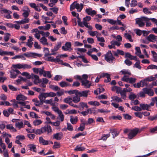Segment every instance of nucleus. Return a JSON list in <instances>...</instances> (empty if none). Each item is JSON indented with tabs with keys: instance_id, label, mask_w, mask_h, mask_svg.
<instances>
[{
	"instance_id": "c756f323",
	"label": "nucleus",
	"mask_w": 157,
	"mask_h": 157,
	"mask_svg": "<svg viewBox=\"0 0 157 157\" xmlns=\"http://www.w3.org/2000/svg\"><path fill=\"white\" fill-rule=\"evenodd\" d=\"M126 92L125 91V90L123 89V90H121L120 93L121 98L124 100L126 99Z\"/></svg>"
},
{
	"instance_id": "bf43d9fd",
	"label": "nucleus",
	"mask_w": 157,
	"mask_h": 157,
	"mask_svg": "<svg viewBox=\"0 0 157 157\" xmlns=\"http://www.w3.org/2000/svg\"><path fill=\"white\" fill-rule=\"evenodd\" d=\"M136 96L132 93H131V94L129 95L128 98L130 100H133L136 98Z\"/></svg>"
},
{
	"instance_id": "052dcab7",
	"label": "nucleus",
	"mask_w": 157,
	"mask_h": 157,
	"mask_svg": "<svg viewBox=\"0 0 157 157\" xmlns=\"http://www.w3.org/2000/svg\"><path fill=\"white\" fill-rule=\"evenodd\" d=\"M34 132L37 134H40L44 133V132H43L42 127L40 129L36 130Z\"/></svg>"
},
{
	"instance_id": "bb28decb",
	"label": "nucleus",
	"mask_w": 157,
	"mask_h": 157,
	"mask_svg": "<svg viewBox=\"0 0 157 157\" xmlns=\"http://www.w3.org/2000/svg\"><path fill=\"white\" fill-rule=\"evenodd\" d=\"M140 106L142 109V110H149L148 109L149 108V106L147 104H140Z\"/></svg>"
},
{
	"instance_id": "2eb2a0df",
	"label": "nucleus",
	"mask_w": 157,
	"mask_h": 157,
	"mask_svg": "<svg viewBox=\"0 0 157 157\" xmlns=\"http://www.w3.org/2000/svg\"><path fill=\"white\" fill-rule=\"evenodd\" d=\"M89 92V90H85L81 92L78 91L77 94L78 96L80 97H87Z\"/></svg>"
},
{
	"instance_id": "f3484780",
	"label": "nucleus",
	"mask_w": 157,
	"mask_h": 157,
	"mask_svg": "<svg viewBox=\"0 0 157 157\" xmlns=\"http://www.w3.org/2000/svg\"><path fill=\"white\" fill-rule=\"evenodd\" d=\"M63 136V134L62 132L57 133L53 135V139L57 140H60Z\"/></svg>"
},
{
	"instance_id": "a211bd4d",
	"label": "nucleus",
	"mask_w": 157,
	"mask_h": 157,
	"mask_svg": "<svg viewBox=\"0 0 157 157\" xmlns=\"http://www.w3.org/2000/svg\"><path fill=\"white\" fill-rule=\"evenodd\" d=\"M82 85L84 86L86 88H89L91 85V83L87 80H82Z\"/></svg>"
},
{
	"instance_id": "dca6fc26",
	"label": "nucleus",
	"mask_w": 157,
	"mask_h": 157,
	"mask_svg": "<svg viewBox=\"0 0 157 157\" xmlns=\"http://www.w3.org/2000/svg\"><path fill=\"white\" fill-rule=\"evenodd\" d=\"M44 132H47L48 133L51 132L52 129L51 127L49 125H45L44 127H42Z\"/></svg>"
},
{
	"instance_id": "c9c22d12",
	"label": "nucleus",
	"mask_w": 157,
	"mask_h": 157,
	"mask_svg": "<svg viewBox=\"0 0 157 157\" xmlns=\"http://www.w3.org/2000/svg\"><path fill=\"white\" fill-rule=\"evenodd\" d=\"M80 101V98L78 96H76L73 98L72 101L75 103H77Z\"/></svg>"
},
{
	"instance_id": "3c124183",
	"label": "nucleus",
	"mask_w": 157,
	"mask_h": 157,
	"mask_svg": "<svg viewBox=\"0 0 157 157\" xmlns=\"http://www.w3.org/2000/svg\"><path fill=\"white\" fill-rule=\"evenodd\" d=\"M148 120L151 121H153L157 120V114L153 116H151L147 118Z\"/></svg>"
},
{
	"instance_id": "58836bf2",
	"label": "nucleus",
	"mask_w": 157,
	"mask_h": 157,
	"mask_svg": "<svg viewBox=\"0 0 157 157\" xmlns=\"http://www.w3.org/2000/svg\"><path fill=\"white\" fill-rule=\"evenodd\" d=\"M150 133L154 134L157 133V125L153 128H151L149 129Z\"/></svg>"
},
{
	"instance_id": "5701e85b",
	"label": "nucleus",
	"mask_w": 157,
	"mask_h": 157,
	"mask_svg": "<svg viewBox=\"0 0 157 157\" xmlns=\"http://www.w3.org/2000/svg\"><path fill=\"white\" fill-rule=\"evenodd\" d=\"M43 103L50 104L51 105H54L57 104L56 103L53 102V99L52 98H51L49 100H44L43 101Z\"/></svg>"
},
{
	"instance_id": "a19ab883",
	"label": "nucleus",
	"mask_w": 157,
	"mask_h": 157,
	"mask_svg": "<svg viewBox=\"0 0 157 157\" xmlns=\"http://www.w3.org/2000/svg\"><path fill=\"white\" fill-rule=\"evenodd\" d=\"M124 36L125 37L129 40L130 42H133V40L132 39V36L129 34L128 33H125L124 34Z\"/></svg>"
},
{
	"instance_id": "c85d7f7f",
	"label": "nucleus",
	"mask_w": 157,
	"mask_h": 157,
	"mask_svg": "<svg viewBox=\"0 0 157 157\" xmlns=\"http://www.w3.org/2000/svg\"><path fill=\"white\" fill-rule=\"evenodd\" d=\"M59 85L62 87L71 86V85L65 81H62L59 83Z\"/></svg>"
},
{
	"instance_id": "4be33fe9",
	"label": "nucleus",
	"mask_w": 157,
	"mask_h": 157,
	"mask_svg": "<svg viewBox=\"0 0 157 157\" xmlns=\"http://www.w3.org/2000/svg\"><path fill=\"white\" fill-rule=\"evenodd\" d=\"M44 50H45V51L46 50L47 51V52H46V53L44 54V56H50V55H55L56 54V53L55 52L56 51H52V49H51V51L52 53H49V50L48 48H44Z\"/></svg>"
},
{
	"instance_id": "b1692460",
	"label": "nucleus",
	"mask_w": 157,
	"mask_h": 157,
	"mask_svg": "<svg viewBox=\"0 0 157 157\" xmlns=\"http://www.w3.org/2000/svg\"><path fill=\"white\" fill-rule=\"evenodd\" d=\"M39 143L44 145H47L48 144V141L45 140L42 137H40L39 138Z\"/></svg>"
},
{
	"instance_id": "f8f14e48",
	"label": "nucleus",
	"mask_w": 157,
	"mask_h": 157,
	"mask_svg": "<svg viewBox=\"0 0 157 157\" xmlns=\"http://www.w3.org/2000/svg\"><path fill=\"white\" fill-rule=\"evenodd\" d=\"M15 70H13L10 72V78H14L16 77L17 75L21 73L18 70L15 69Z\"/></svg>"
},
{
	"instance_id": "13d9d810",
	"label": "nucleus",
	"mask_w": 157,
	"mask_h": 157,
	"mask_svg": "<svg viewBox=\"0 0 157 157\" xmlns=\"http://www.w3.org/2000/svg\"><path fill=\"white\" fill-rule=\"evenodd\" d=\"M85 148L83 147H79L78 146H76V147L74 149L75 151H84Z\"/></svg>"
},
{
	"instance_id": "4c0bfd02",
	"label": "nucleus",
	"mask_w": 157,
	"mask_h": 157,
	"mask_svg": "<svg viewBox=\"0 0 157 157\" xmlns=\"http://www.w3.org/2000/svg\"><path fill=\"white\" fill-rule=\"evenodd\" d=\"M30 150L35 152H36V145L33 144H30L28 145Z\"/></svg>"
},
{
	"instance_id": "39448f33",
	"label": "nucleus",
	"mask_w": 157,
	"mask_h": 157,
	"mask_svg": "<svg viewBox=\"0 0 157 157\" xmlns=\"http://www.w3.org/2000/svg\"><path fill=\"white\" fill-rule=\"evenodd\" d=\"M139 132V129L138 128H135L131 130L128 134V138L129 139H132Z\"/></svg>"
},
{
	"instance_id": "cd10ccee",
	"label": "nucleus",
	"mask_w": 157,
	"mask_h": 157,
	"mask_svg": "<svg viewBox=\"0 0 157 157\" xmlns=\"http://www.w3.org/2000/svg\"><path fill=\"white\" fill-rule=\"evenodd\" d=\"M27 98L23 95L21 94L18 95L16 97V99L18 101H24L27 99Z\"/></svg>"
},
{
	"instance_id": "ddd939ff",
	"label": "nucleus",
	"mask_w": 157,
	"mask_h": 157,
	"mask_svg": "<svg viewBox=\"0 0 157 157\" xmlns=\"http://www.w3.org/2000/svg\"><path fill=\"white\" fill-rule=\"evenodd\" d=\"M48 95L47 93H41L38 96V98L40 101L41 102L45 100L44 99L47 97H48Z\"/></svg>"
},
{
	"instance_id": "a18cd8bd",
	"label": "nucleus",
	"mask_w": 157,
	"mask_h": 157,
	"mask_svg": "<svg viewBox=\"0 0 157 157\" xmlns=\"http://www.w3.org/2000/svg\"><path fill=\"white\" fill-rule=\"evenodd\" d=\"M0 12L2 14L3 13H11L10 11L3 8H1Z\"/></svg>"
},
{
	"instance_id": "0e129e2a",
	"label": "nucleus",
	"mask_w": 157,
	"mask_h": 157,
	"mask_svg": "<svg viewBox=\"0 0 157 157\" xmlns=\"http://www.w3.org/2000/svg\"><path fill=\"white\" fill-rule=\"evenodd\" d=\"M67 129L68 130L70 131H72L73 130V128L70 123H67Z\"/></svg>"
},
{
	"instance_id": "393cba45",
	"label": "nucleus",
	"mask_w": 157,
	"mask_h": 157,
	"mask_svg": "<svg viewBox=\"0 0 157 157\" xmlns=\"http://www.w3.org/2000/svg\"><path fill=\"white\" fill-rule=\"evenodd\" d=\"M40 42L44 45H48L47 39L45 37H42L40 39Z\"/></svg>"
},
{
	"instance_id": "8fccbe9b",
	"label": "nucleus",
	"mask_w": 157,
	"mask_h": 157,
	"mask_svg": "<svg viewBox=\"0 0 157 157\" xmlns=\"http://www.w3.org/2000/svg\"><path fill=\"white\" fill-rule=\"evenodd\" d=\"M43 76L44 77L47 76L48 77L50 78L52 77V75L50 72L49 71H44Z\"/></svg>"
},
{
	"instance_id": "72a5a7b5",
	"label": "nucleus",
	"mask_w": 157,
	"mask_h": 157,
	"mask_svg": "<svg viewBox=\"0 0 157 157\" xmlns=\"http://www.w3.org/2000/svg\"><path fill=\"white\" fill-rule=\"evenodd\" d=\"M61 42H58L57 43V44L54 47L53 49H52V51H57L58 50L59 48L61 47Z\"/></svg>"
},
{
	"instance_id": "603ef678",
	"label": "nucleus",
	"mask_w": 157,
	"mask_h": 157,
	"mask_svg": "<svg viewBox=\"0 0 157 157\" xmlns=\"http://www.w3.org/2000/svg\"><path fill=\"white\" fill-rule=\"evenodd\" d=\"M121 72L124 75H131V73L127 70H123L121 71Z\"/></svg>"
},
{
	"instance_id": "e433bc0d",
	"label": "nucleus",
	"mask_w": 157,
	"mask_h": 157,
	"mask_svg": "<svg viewBox=\"0 0 157 157\" xmlns=\"http://www.w3.org/2000/svg\"><path fill=\"white\" fill-rule=\"evenodd\" d=\"M42 122L40 120L36 119L33 121V124L35 126H38L41 124Z\"/></svg>"
},
{
	"instance_id": "423d86ee",
	"label": "nucleus",
	"mask_w": 157,
	"mask_h": 157,
	"mask_svg": "<svg viewBox=\"0 0 157 157\" xmlns=\"http://www.w3.org/2000/svg\"><path fill=\"white\" fill-rule=\"evenodd\" d=\"M24 55L28 58L33 57L36 58V56L40 57L41 56V55L40 54H38L35 53H24Z\"/></svg>"
},
{
	"instance_id": "c03bdc74",
	"label": "nucleus",
	"mask_w": 157,
	"mask_h": 157,
	"mask_svg": "<svg viewBox=\"0 0 157 157\" xmlns=\"http://www.w3.org/2000/svg\"><path fill=\"white\" fill-rule=\"evenodd\" d=\"M79 105L80 106L82 109H83L84 107H86V108H88L87 104L84 102H80L79 103Z\"/></svg>"
},
{
	"instance_id": "69168bd1",
	"label": "nucleus",
	"mask_w": 157,
	"mask_h": 157,
	"mask_svg": "<svg viewBox=\"0 0 157 157\" xmlns=\"http://www.w3.org/2000/svg\"><path fill=\"white\" fill-rule=\"evenodd\" d=\"M45 58V59L46 60L53 62L54 58L53 57L50 56H44Z\"/></svg>"
},
{
	"instance_id": "6e6d98bb",
	"label": "nucleus",
	"mask_w": 157,
	"mask_h": 157,
	"mask_svg": "<svg viewBox=\"0 0 157 157\" xmlns=\"http://www.w3.org/2000/svg\"><path fill=\"white\" fill-rule=\"evenodd\" d=\"M4 40L5 41L7 42L9 40L10 35V33H6L5 34Z\"/></svg>"
},
{
	"instance_id": "0eeeda50",
	"label": "nucleus",
	"mask_w": 157,
	"mask_h": 157,
	"mask_svg": "<svg viewBox=\"0 0 157 157\" xmlns=\"http://www.w3.org/2000/svg\"><path fill=\"white\" fill-rule=\"evenodd\" d=\"M147 39L149 41L155 42L157 41V36L150 34L147 37Z\"/></svg>"
},
{
	"instance_id": "1a4fd4ad",
	"label": "nucleus",
	"mask_w": 157,
	"mask_h": 157,
	"mask_svg": "<svg viewBox=\"0 0 157 157\" xmlns=\"http://www.w3.org/2000/svg\"><path fill=\"white\" fill-rule=\"evenodd\" d=\"M71 43L70 42H66L64 46H63L62 47V49L65 51L68 50H72L71 48Z\"/></svg>"
},
{
	"instance_id": "de8ad7c7",
	"label": "nucleus",
	"mask_w": 157,
	"mask_h": 157,
	"mask_svg": "<svg viewBox=\"0 0 157 157\" xmlns=\"http://www.w3.org/2000/svg\"><path fill=\"white\" fill-rule=\"evenodd\" d=\"M78 90H71L69 91H68L67 92L68 93L70 94H75V95L76 96H78Z\"/></svg>"
},
{
	"instance_id": "7c9ffc66",
	"label": "nucleus",
	"mask_w": 157,
	"mask_h": 157,
	"mask_svg": "<svg viewBox=\"0 0 157 157\" xmlns=\"http://www.w3.org/2000/svg\"><path fill=\"white\" fill-rule=\"evenodd\" d=\"M32 101L33 102H35L34 105L36 106H39L40 105H41L43 104V102L40 101H38L37 98H34L33 99Z\"/></svg>"
},
{
	"instance_id": "5fc2aeb1",
	"label": "nucleus",
	"mask_w": 157,
	"mask_h": 157,
	"mask_svg": "<svg viewBox=\"0 0 157 157\" xmlns=\"http://www.w3.org/2000/svg\"><path fill=\"white\" fill-rule=\"evenodd\" d=\"M58 91L56 93V95L58 96H60L63 95L64 93V90L63 89H60V90H58Z\"/></svg>"
},
{
	"instance_id": "aec40b11",
	"label": "nucleus",
	"mask_w": 157,
	"mask_h": 157,
	"mask_svg": "<svg viewBox=\"0 0 157 157\" xmlns=\"http://www.w3.org/2000/svg\"><path fill=\"white\" fill-rule=\"evenodd\" d=\"M33 78H35L34 82L35 84H37L41 82V80L39 78V76L36 75L32 74Z\"/></svg>"
},
{
	"instance_id": "f257e3e1",
	"label": "nucleus",
	"mask_w": 157,
	"mask_h": 157,
	"mask_svg": "<svg viewBox=\"0 0 157 157\" xmlns=\"http://www.w3.org/2000/svg\"><path fill=\"white\" fill-rule=\"evenodd\" d=\"M136 24L138 25L140 27H143L145 25L144 21H149V18L146 17H143L140 18H137L135 19Z\"/></svg>"
},
{
	"instance_id": "e2e57ef3",
	"label": "nucleus",
	"mask_w": 157,
	"mask_h": 157,
	"mask_svg": "<svg viewBox=\"0 0 157 157\" xmlns=\"http://www.w3.org/2000/svg\"><path fill=\"white\" fill-rule=\"evenodd\" d=\"M132 109L136 111H142V109H141L140 107H139L137 106H135L134 107H132Z\"/></svg>"
},
{
	"instance_id": "ea45409f",
	"label": "nucleus",
	"mask_w": 157,
	"mask_h": 157,
	"mask_svg": "<svg viewBox=\"0 0 157 157\" xmlns=\"http://www.w3.org/2000/svg\"><path fill=\"white\" fill-rule=\"evenodd\" d=\"M59 115V119L60 120L61 122H62L64 120V115L63 113L62 112L60 111L57 113Z\"/></svg>"
},
{
	"instance_id": "680f3d73",
	"label": "nucleus",
	"mask_w": 157,
	"mask_h": 157,
	"mask_svg": "<svg viewBox=\"0 0 157 157\" xmlns=\"http://www.w3.org/2000/svg\"><path fill=\"white\" fill-rule=\"evenodd\" d=\"M58 0H50V3L48 4V5L50 7H53L54 4L56 3Z\"/></svg>"
},
{
	"instance_id": "a878e982",
	"label": "nucleus",
	"mask_w": 157,
	"mask_h": 157,
	"mask_svg": "<svg viewBox=\"0 0 157 157\" xmlns=\"http://www.w3.org/2000/svg\"><path fill=\"white\" fill-rule=\"evenodd\" d=\"M78 120V119L77 117L76 116L74 117L72 116H71L70 121L72 124H76Z\"/></svg>"
},
{
	"instance_id": "49530a36",
	"label": "nucleus",
	"mask_w": 157,
	"mask_h": 157,
	"mask_svg": "<svg viewBox=\"0 0 157 157\" xmlns=\"http://www.w3.org/2000/svg\"><path fill=\"white\" fill-rule=\"evenodd\" d=\"M64 102L69 104L72 101V98L70 97H67L63 99Z\"/></svg>"
},
{
	"instance_id": "7ed1b4c3",
	"label": "nucleus",
	"mask_w": 157,
	"mask_h": 157,
	"mask_svg": "<svg viewBox=\"0 0 157 157\" xmlns=\"http://www.w3.org/2000/svg\"><path fill=\"white\" fill-rule=\"evenodd\" d=\"M105 60L110 63H113L115 61V58L113 56V54L110 51H109L105 55Z\"/></svg>"
},
{
	"instance_id": "4468645a",
	"label": "nucleus",
	"mask_w": 157,
	"mask_h": 157,
	"mask_svg": "<svg viewBox=\"0 0 157 157\" xmlns=\"http://www.w3.org/2000/svg\"><path fill=\"white\" fill-rule=\"evenodd\" d=\"M15 125L16 127L19 129L24 127L23 123L22 121H20L18 119L17 121H15Z\"/></svg>"
},
{
	"instance_id": "6e6552de",
	"label": "nucleus",
	"mask_w": 157,
	"mask_h": 157,
	"mask_svg": "<svg viewBox=\"0 0 157 157\" xmlns=\"http://www.w3.org/2000/svg\"><path fill=\"white\" fill-rule=\"evenodd\" d=\"M85 12L88 15L92 16L97 14L96 11L95 10H93L91 8L86 9L85 10Z\"/></svg>"
},
{
	"instance_id": "6ab92c4d",
	"label": "nucleus",
	"mask_w": 157,
	"mask_h": 157,
	"mask_svg": "<svg viewBox=\"0 0 157 157\" xmlns=\"http://www.w3.org/2000/svg\"><path fill=\"white\" fill-rule=\"evenodd\" d=\"M81 123L80 124V127L78 128V130L81 131H83L85 128V125H87V124L85 123L83 120H81Z\"/></svg>"
},
{
	"instance_id": "37998d69",
	"label": "nucleus",
	"mask_w": 157,
	"mask_h": 157,
	"mask_svg": "<svg viewBox=\"0 0 157 157\" xmlns=\"http://www.w3.org/2000/svg\"><path fill=\"white\" fill-rule=\"evenodd\" d=\"M88 103L90 105H94V106H95V105H97V106H98L100 105V104L99 103V102L97 101H89L88 102Z\"/></svg>"
},
{
	"instance_id": "20e7f679",
	"label": "nucleus",
	"mask_w": 157,
	"mask_h": 157,
	"mask_svg": "<svg viewBox=\"0 0 157 157\" xmlns=\"http://www.w3.org/2000/svg\"><path fill=\"white\" fill-rule=\"evenodd\" d=\"M12 67L14 69H20L22 68H23V69H28L31 68V66L30 65L23 63H18L16 64H13L12 65Z\"/></svg>"
},
{
	"instance_id": "338daca9",
	"label": "nucleus",
	"mask_w": 157,
	"mask_h": 157,
	"mask_svg": "<svg viewBox=\"0 0 157 157\" xmlns=\"http://www.w3.org/2000/svg\"><path fill=\"white\" fill-rule=\"evenodd\" d=\"M140 60H138V61L136 62V63H135L134 66V67L140 69H141V67L140 65Z\"/></svg>"
},
{
	"instance_id": "4d7b16f0",
	"label": "nucleus",
	"mask_w": 157,
	"mask_h": 157,
	"mask_svg": "<svg viewBox=\"0 0 157 157\" xmlns=\"http://www.w3.org/2000/svg\"><path fill=\"white\" fill-rule=\"evenodd\" d=\"M60 147V144L57 142H54V145L53 147L54 149L58 148Z\"/></svg>"
},
{
	"instance_id": "864d4df0",
	"label": "nucleus",
	"mask_w": 157,
	"mask_h": 157,
	"mask_svg": "<svg viewBox=\"0 0 157 157\" xmlns=\"http://www.w3.org/2000/svg\"><path fill=\"white\" fill-rule=\"evenodd\" d=\"M30 116L33 118L38 119L39 118L38 116L33 112H31L30 113Z\"/></svg>"
},
{
	"instance_id": "09e8293b",
	"label": "nucleus",
	"mask_w": 157,
	"mask_h": 157,
	"mask_svg": "<svg viewBox=\"0 0 157 157\" xmlns=\"http://www.w3.org/2000/svg\"><path fill=\"white\" fill-rule=\"evenodd\" d=\"M130 75H125L122 77L121 78V80L125 82H128L129 78L128 77Z\"/></svg>"
},
{
	"instance_id": "79ce46f5",
	"label": "nucleus",
	"mask_w": 157,
	"mask_h": 157,
	"mask_svg": "<svg viewBox=\"0 0 157 157\" xmlns=\"http://www.w3.org/2000/svg\"><path fill=\"white\" fill-rule=\"evenodd\" d=\"M110 131L112 133L113 138L117 136L118 134V133H117L116 130L115 129H110Z\"/></svg>"
},
{
	"instance_id": "473e14b6",
	"label": "nucleus",
	"mask_w": 157,
	"mask_h": 157,
	"mask_svg": "<svg viewBox=\"0 0 157 157\" xmlns=\"http://www.w3.org/2000/svg\"><path fill=\"white\" fill-rule=\"evenodd\" d=\"M111 98L113 99V101H115L118 102H122L123 100L121 98H119L117 96H113L111 97Z\"/></svg>"
},
{
	"instance_id": "412c9836",
	"label": "nucleus",
	"mask_w": 157,
	"mask_h": 157,
	"mask_svg": "<svg viewBox=\"0 0 157 157\" xmlns=\"http://www.w3.org/2000/svg\"><path fill=\"white\" fill-rule=\"evenodd\" d=\"M29 5L32 8L36 10L39 12L40 11L41 9L39 6L36 5L35 3H31L29 4Z\"/></svg>"
},
{
	"instance_id": "9b49d317",
	"label": "nucleus",
	"mask_w": 157,
	"mask_h": 157,
	"mask_svg": "<svg viewBox=\"0 0 157 157\" xmlns=\"http://www.w3.org/2000/svg\"><path fill=\"white\" fill-rule=\"evenodd\" d=\"M143 90L145 92L146 94H148L149 96H153L154 94L153 91L151 89L145 88H144Z\"/></svg>"
},
{
	"instance_id": "9d476101",
	"label": "nucleus",
	"mask_w": 157,
	"mask_h": 157,
	"mask_svg": "<svg viewBox=\"0 0 157 157\" xmlns=\"http://www.w3.org/2000/svg\"><path fill=\"white\" fill-rule=\"evenodd\" d=\"M88 23L85 22L83 20L82 22H79L78 25L81 27H83L85 26L89 29L92 30V27L90 25H88Z\"/></svg>"
},
{
	"instance_id": "774afa93",
	"label": "nucleus",
	"mask_w": 157,
	"mask_h": 157,
	"mask_svg": "<svg viewBox=\"0 0 157 157\" xmlns=\"http://www.w3.org/2000/svg\"><path fill=\"white\" fill-rule=\"evenodd\" d=\"M52 106V109H53V110L55 112H56L57 113H58V112H59V111H61L59 109V108L58 107L56 106H55V105Z\"/></svg>"
},
{
	"instance_id": "2f4dec72",
	"label": "nucleus",
	"mask_w": 157,
	"mask_h": 157,
	"mask_svg": "<svg viewBox=\"0 0 157 157\" xmlns=\"http://www.w3.org/2000/svg\"><path fill=\"white\" fill-rule=\"evenodd\" d=\"M103 77H106L107 78L106 79H105L104 82H110L111 80L110 78V75L107 73H104L103 74Z\"/></svg>"
},
{
	"instance_id": "f03ea898",
	"label": "nucleus",
	"mask_w": 157,
	"mask_h": 157,
	"mask_svg": "<svg viewBox=\"0 0 157 157\" xmlns=\"http://www.w3.org/2000/svg\"><path fill=\"white\" fill-rule=\"evenodd\" d=\"M83 5L82 4H79L76 2H74L70 6V10L71 11L76 8L78 12H80L83 8Z\"/></svg>"
},
{
	"instance_id": "f704fd0d",
	"label": "nucleus",
	"mask_w": 157,
	"mask_h": 157,
	"mask_svg": "<svg viewBox=\"0 0 157 157\" xmlns=\"http://www.w3.org/2000/svg\"><path fill=\"white\" fill-rule=\"evenodd\" d=\"M6 127L7 129L11 130L12 132H16L17 131L12 124H8L6 126Z\"/></svg>"
}]
</instances>
